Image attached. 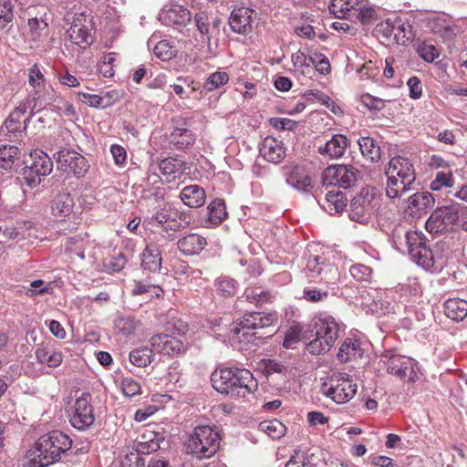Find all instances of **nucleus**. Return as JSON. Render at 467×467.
Segmentation results:
<instances>
[{"label":"nucleus","mask_w":467,"mask_h":467,"mask_svg":"<svg viewBox=\"0 0 467 467\" xmlns=\"http://www.w3.org/2000/svg\"><path fill=\"white\" fill-rule=\"evenodd\" d=\"M358 5L354 6L351 18L358 19L362 24H369L375 20L376 10L368 5L367 0H358Z\"/></svg>","instance_id":"48"},{"label":"nucleus","mask_w":467,"mask_h":467,"mask_svg":"<svg viewBox=\"0 0 467 467\" xmlns=\"http://www.w3.org/2000/svg\"><path fill=\"white\" fill-rule=\"evenodd\" d=\"M346 326L339 320H337L332 316H326L323 317V341L329 350L344 333Z\"/></svg>","instance_id":"25"},{"label":"nucleus","mask_w":467,"mask_h":467,"mask_svg":"<svg viewBox=\"0 0 467 467\" xmlns=\"http://www.w3.org/2000/svg\"><path fill=\"white\" fill-rule=\"evenodd\" d=\"M14 5L12 0H0V20L2 25L0 27L3 28L6 24L10 23L14 18Z\"/></svg>","instance_id":"60"},{"label":"nucleus","mask_w":467,"mask_h":467,"mask_svg":"<svg viewBox=\"0 0 467 467\" xmlns=\"http://www.w3.org/2000/svg\"><path fill=\"white\" fill-rule=\"evenodd\" d=\"M74 207V199L68 192H59L51 202L52 214L59 221L71 214Z\"/></svg>","instance_id":"30"},{"label":"nucleus","mask_w":467,"mask_h":467,"mask_svg":"<svg viewBox=\"0 0 467 467\" xmlns=\"http://www.w3.org/2000/svg\"><path fill=\"white\" fill-rule=\"evenodd\" d=\"M386 195L389 199H400L412 190L416 181L415 169L411 161L404 157L392 158L386 169Z\"/></svg>","instance_id":"3"},{"label":"nucleus","mask_w":467,"mask_h":467,"mask_svg":"<svg viewBox=\"0 0 467 467\" xmlns=\"http://www.w3.org/2000/svg\"><path fill=\"white\" fill-rule=\"evenodd\" d=\"M57 161L63 171L71 172L77 178L84 177L89 169L88 160L73 150L63 149L59 150Z\"/></svg>","instance_id":"16"},{"label":"nucleus","mask_w":467,"mask_h":467,"mask_svg":"<svg viewBox=\"0 0 467 467\" xmlns=\"http://www.w3.org/2000/svg\"><path fill=\"white\" fill-rule=\"evenodd\" d=\"M25 164L21 176L25 183L31 188L39 185L41 181L53 170L51 158L41 150L32 151Z\"/></svg>","instance_id":"7"},{"label":"nucleus","mask_w":467,"mask_h":467,"mask_svg":"<svg viewBox=\"0 0 467 467\" xmlns=\"http://www.w3.org/2000/svg\"><path fill=\"white\" fill-rule=\"evenodd\" d=\"M364 356V348L359 339L346 337L341 343L337 352V359L339 363L357 361Z\"/></svg>","instance_id":"19"},{"label":"nucleus","mask_w":467,"mask_h":467,"mask_svg":"<svg viewBox=\"0 0 467 467\" xmlns=\"http://www.w3.org/2000/svg\"><path fill=\"white\" fill-rule=\"evenodd\" d=\"M152 348H138L130 352L129 358L132 365L138 368H145L153 361Z\"/></svg>","instance_id":"46"},{"label":"nucleus","mask_w":467,"mask_h":467,"mask_svg":"<svg viewBox=\"0 0 467 467\" xmlns=\"http://www.w3.org/2000/svg\"><path fill=\"white\" fill-rule=\"evenodd\" d=\"M20 150L15 145H0V169L10 171L18 160Z\"/></svg>","instance_id":"45"},{"label":"nucleus","mask_w":467,"mask_h":467,"mask_svg":"<svg viewBox=\"0 0 467 467\" xmlns=\"http://www.w3.org/2000/svg\"><path fill=\"white\" fill-rule=\"evenodd\" d=\"M211 382L217 392L232 399L244 398L258 388L250 370L236 367L216 368L211 374Z\"/></svg>","instance_id":"1"},{"label":"nucleus","mask_w":467,"mask_h":467,"mask_svg":"<svg viewBox=\"0 0 467 467\" xmlns=\"http://www.w3.org/2000/svg\"><path fill=\"white\" fill-rule=\"evenodd\" d=\"M356 392L357 384L349 380L347 374H333L326 396L337 404H343L350 400Z\"/></svg>","instance_id":"14"},{"label":"nucleus","mask_w":467,"mask_h":467,"mask_svg":"<svg viewBox=\"0 0 467 467\" xmlns=\"http://www.w3.org/2000/svg\"><path fill=\"white\" fill-rule=\"evenodd\" d=\"M159 169L161 174L165 176H172L174 179L184 172L187 169V164L178 159L166 158L160 161Z\"/></svg>","instance_id":"43"},{"label":"nucleus","mask_w":467,"mask_h":467,"mask_svg":"<svg viewBox=\"0 0 467 467\" xmlns=\"http://www.w3.org/2000/svg\"><path fill=\"white\" fill-rule=\"evenodd\" d=\"M358 146L362 155L371 162H376L380 159V148L376 140L370 137H360Z\"/></svg>","instance_id":"44"},{"label":"nucleus","mask_w":467,"mask_h":467,"mask_svg":"<svg viewBox=\"0 0 467 467\" xmlns=\"http://www.w3.org/2000/svg\"><path fill=\"white\" fill-rule=\"evenodd\" d=\"M409 17H396L394 18V36L393 42L399 45H405L407 42L411 41L415 36V30L413 27L414 21Z\"/></svg>","instance_id":"27"},{"label":"nucleus","mask_w":467,"mask_h":467,"mask_svg":"<svg viewBox=\"0 0 467 467\" xmlns=\"http://www.w3.org/2000/svg\"><path fill=\"white\" fill-rule=\"evenodd\" d=\"M286 182L298 191L306 192L308 187H312L311 178L307 175H300L297 171L291 172L286 178Z\"/></svg>","instance_id":"54"},{"label":"nucleus","mask_w":467,"mask_h":467,"mask_svg":"<svg viewBox=\"0 0 467 467\" xmlns=\"http://www.w3.org/2000/svg\"><path fill=\"white\" fill-rule=\"evenodd\" d=\"M358 170L348 165H330L323 170V186L348 189L357 182Z\"/></svg>","instance_id":"13"},{"label":"nucleus","mask_w":467,"mask_h":467,"mask_svg":"<svg viewBox=\"0 0 467 467\" xmlns=\"http://www.w3.org/2000/svg\"><path fill=\"white\" fill-rule=\"evenodd\" d=\"M261 369L268 377L274 373L285 374L287 367L275 359H262L259 363Z\"/></svg>","instance_id":"56"},{"label":"nucleus","mask_w":467,"mask_h":467,"mask_svg":"<svg viewBox=\"0 0 467 467\" xmlns=\"http://www.w3.org/2000/svg\"><path fill=\"white\" fill-rule=\"evenodd\" d=\"M153 53L161 60L169 61L176 56V49L169 41L161 40L153 47Z\"/></svg>","instance_id":"53"},{"label":"nucleus","mask_w":467,"mask_h":467,"mask_svg":"<svg viewBox=\"0 0 467 467\" xmlns=\"http://www.w3.org/2000/svg\"><path fill=\"white\" fill-rule=\"evenodd\" d=\"M358 0H332L328 11L338 18H351L354 6L358 5Z\"/></svg>","instance_id":"42"},{"label":"nucleus","mask_w":467,"mask_h":467,"mask_svg":"<svg viewBox=\"0 0 467 467\" xmlns=\"http://www.w3.org/2000/svg\"><path fill=\"white\" fill-rule=\"evenodd\" d=\"M169 141L176 150H185L195 142V135L187 128H175L169 137Z\"/></svg>","instance_id":"36"},{"label":"nucleus","mask_w":467,"mask_h":467,"mask_svg":"<svg viewBox=\"0 0 467 467\" xmlns=\"http://www.w3.org/2000/svg\"><path fill=\"white\" fill-rule=\"evenodd\" d=\"M229 81V76L226 72L216 71L212 73L204 81L203 88L207 92L213 91L225 85Z\"/></svg>","instance_id":"51"},{"label":"nucleus","mask_w":467,"mask_h":467,"mask_svg":"<svg viewBox=\"0 0 467 467\" xmlns=\"http://www.w3.org/2000/svg\"><path fill=\"white\" fill-rule=\"evenodd\" d=\"M95 420L92 395L84 391L74 400L72 411L69 414V423L74 429L85 431L93 426Z\"/></svg>","instance_id":"9"},{"label":"nucleus","mask_w":467,"mask_h":467,"mask_svg":"<svg viewBox=\"0 0 467 467\" xmlns=\"http://www.w3.org/2000/svg\"><path fill=\"white\" fill-rule=\"evenodd\" d=\"M394 19L388 18L376 26V31L378 34L381 35L388 41H393L394 36Z\"/></svg>","instance_id":"63"},{"label":"nucleus","mask_w":467,"mask_h":467,"mask_svg":"<svg viewBox=\"0 0 467 467\" xmlns=\"http://www.w3.org/2000/svg\"><path fill=\"white\" fill-rule=\"evenodd\" d=\"M444 314L454 321L463 320L467 317V301L453 297L447 299L443 304Z\"/></svg>","instance_id":"35"},{"label":"nucleus","mask_w":467,"mask_h":467,"mask_svg":"<svg viewBox=\"0 0 467 467\" xmlns=\"http://www.w3.org/2000/svg\"><path fill=\"white\" fill-rule=\"evenodd\" d=\"M376 210V189L367 186L351 200L348 215L351 221L365 224L369 222Z\"/></svg>","instance_id":"8"},{"label":"nucleus","mask_w":467,"mask_h":467,"mask_svg":"<svg viewBox=\"0 0 467 467\" xmlns=\"http://www.w3.org/2000/svg\"><path fill=\"white\" fill-rule=\"evenodd\" d=\"M192 16L191 12L180 5H171L165 6L159 14V20L167 26H173L179 31L182 29L192 21Z\"/></svg>","instance_id":"17"},{"label":"nucleus","mask_w":467,"mask_h":467,"mask_svg":"<svg viewBox=\"0 0 467 467\" xmlns=\"http://www.w3.org/2000/svg\"><path fill=\"white\" fill-rule=\"evenodd\" d=\"M36 357L40 364L47 365L49 368H57L63 361L61 351L49 347H38L36 350Z\"/></svg>","instance_id":"38"},{"label":"nucleus","mask_w":467,"mask_h":467,"mask_svg":"<svg viewBox=\"0 0 467 467\" xmlns=\"http://www.w3.org/2000/svg\"><path fill=\"white\" fill-rule=\"evenodd\" d=\"M162 437L156 432H150L149 435L143 434L140 441H138L133 446V451L138 452L141 457H147L156 452L160 448V442Z\"/></svg>","instance_id":"32"},{"label":"nucleus","mask_w":467,"mask_h":467,"mask_svg":"<svg viewBox=\"0 0 467 467\" xmlns=\"http://www.w3.org/2000/svg\"><path fill=\"white\" fill-rule=\"evenodd\" d=\"M320 323H321V317H318V316H316L310 322V329H314L313 337H315V338L308 339L309 342L306 345V350L310 354H313V355L321 354V341H320L321 327H319Z\"/></svg>","instance_id":"49"},{"label":"nucleus","mask_w":467,"mask_h":467,"mask_svg":"<svg viewBox=\"0 0 467 467\" xmlns=\"http://www.w3.org/2000/svg\"><path fill=\"white\" fill-rule=\"evenodd\" d=\"M435 204V199L430 192H417L408 198V209L413 216L427 213Z\"/></svg>","instance_id":"22"},{"label":"nucleus","mask_w":467,"mask_h":467,"mask_svg":"<svg viewBox=\"0 0 467 467\" xmlns=\"http://www.w3.org/2000/svg\"><path fill=\"white\" fill-rule=\"evenodd\" d=\"M67 34L73 44L83 48L93 43L92 36L88 27L85 25H82L79 19L74 22V24L67 29Z\"/></svg>","instance_id":"34"},{"label":"nucleus","mask_w":467,"mask_h":467,"mask_svg":"<svg viewBox=\"0 0 467 467\" xmlns=\"http://www.w3.org/2000/svg\"><path fill=\"white\" fill-rule=\"evenodd\" d=\"M140 266L150 273H160L162 264L161 246L154 243H149L140 254Z\"/></svg>","instance_id":"20"},{"label":"nucleus","mask_w":467,"mask_h":467,"mask_svg":"<svg viewBox=\"0 0 467 467\" xmlns=\"http://www.w3.org/2000/svg\"><path fill=\"white\" fill-rule=\"evenodd\" d=\"M192 19H193L201 41L210 44L212 37L219 32L222 19L208 9L198 10Z\"/></svg>","instance_id":"15"},{"label":"nucleus","mask_w":467,"mask_h":467,"mask_svg":"<svg viewBox=\"0 0 467 467\" xmlns=\"http://www.w3.org/2000/svg\"><path fill=\"white\" fill-rule=\"evenodd\" d=\"M147 458L133 451L127 453L121 461L120 467H146Z\"/></svg>","instance_id":"61"},{"label":"nucleus","mask_w":467,"mask_h":467,"mask_svg":"<svg viewBox=\"0 0 467 467\" xmlns=\"http://www.w3.org/2000/svg\"><path fill=\"white\" fill-rule=\"evenodd\" d=\"M116 327L121 334L128 337L134 333L137 322L132 317H122L116 322Z\"/></svg>","instance_id":"59"},{"label":"nucleus","mask_w":467,"mask_h":467,"mask_svg":"<svg viewBox=\"0 0 467 467\" xmlns=\"http://www.w3.org/2000/svg\"><path fill=\"white\" fill-rule=\"evenodd\" d=\"M72 439L56 430L42 435L35 443L28 467H46L61 460L72 447Z\"/></svg>","instance_id":"2"},{"label":"nucleus","mask_w":467,"mask_h":467,"mask_svg":"<svg viewBox=\"0 0 467 467\" xmlns=\"http://www.w3.org/2000/svg\"><path fill=\"white\" fill-rule=\"evenodd\" d=\"M253 9L240 7L234 9L229 17L231 29L237 34L247 35L252 31Z\"/></svg>","instance_id":"21"},{"label":"nucleus","mask_w":467,"mask_h":467,"mask_svg":"<svg viewBox=\"0 0 467 467\" xmlns=\"http://www.w3.org/2000/svg\"><path fill=\"white\" fill-rule=\"evenodd\" d=\"M244 296L247 302L261 306L273 300L274 295L267 290H261L259 287L246 289Z\"/></svg>","instance_id":"50"},{"label":"nucleus","mask_w":467,"mask_h":467,"mask_svg":"<svg viewBox=\"0 0 467 467\" xmlns=\"http://www.w3.org/2000/svg\"><path fill=\"white\" fill-rule=\"evenodd\" d=\"M206 244V239L198 234H189L177 242L178 249L185 255L199 254Z\"/></svg>","instance_id":"29"},{"label":"nucleus","mask_w":467,"mask_h":467,"mask_svg":"<svg viewBox=\"0 0 467 467\" xmlns=\"http://www.w3.org/2000/svg\"><path fill=\"white\" fill-rule=\"evenodd\" d=\"M258 427L273 440L280 439L286 431L285 424L276 419L264 420Z\"/></svg>","instance_id":"47"},{"label":"nucleus","mask_w":467,"mask_h":467,"mask_svg":"<svg viewBox=\"0 0 467 467\" xmlns=\"http://www.w3.org/2000/svg\"><path fill=\"white\" fill-rule=\"evenodd\" d=\"M462 205L458 202L435 209L426 222L430 233L447 232L460 222Z\"/></svg>","instance_id":"10"},{"label":"nucleus","mask_w":467,"mask_h":467,"mask_svg":"<svg viewBox=\"0 0 467 467\" xmlns=\"http://www.w3.org/2000/svg\"><path fill=\"white\" fill-rule=\"evenodd\" d=\"M277 319L276 312H247L237 320L233 331L237 335L239 340L257 346L268 337L261 334L258 330L273 326Z\"/></svg>","instance_id":"4"},{"label":"nucleus","mask_w":467,"mask_h":467,"mask_svg":"<svg viewBox=\"0 0 467 467\" xmlns=\"http://www.w3.org/2000/svg\"><path fill=\"white\" fill-rule=\"evenodd\" d=\"M26 13L29 16L27 26L29 27L31 36L34 40H36L48 27L47 12L45 8H42L41 11L37 12H36V8H32L28 9Z\"/></svg>","instance_id":"28"},{"label":"nucleus","mask_w":467,"mask_h":467,"mask_svg":"<svg viewBox=\"0 0 467 467\" xmlns=\"http://www.w3.org/2000/svg\"><path fill=\"white\" fill-rule=\"evenodd\" d=\"M131 294L133 296L146 295L149 299H153L160 297L163 294V289L148 278L142 281H134Z\"/></svg>","instance_id":"39"},{"label":"nucleus","mask_w":467,"mask_h":467,"mask_svg":"<svg viewBox=\"0 0 467 467\" xmlns=\"http://www.w3.org/2000/svg\"><path fill=\"white\" fill-rule=\"evenodd\" d=\"M182 215L171 203L165 202L151 216L144 218L143 225L147 228L161 227L166 233L169 231L176 232L183 227L180 222Z\"/></svg>","instance_id":"12"},{"label":"nucleus","mask_w":467,"mask_h":467,"mask_svg":"<svg viewBox=\"0 0 467 467\" xmlns=\"http://www.w3.org/2000/svg\"><path fill=\"white\" fill-rule=\"evenodd\" d=\"M349 273L351 276L357 281H368L372 273L370 267L358 264L350 267Z\"/></svg>","instance_id":"64"},{"label":"nucleus","mask_w":467,"mask_h":467,"mask_svg":"<svg viewBox=\"0 0 467 467\" xmlns=\"http://www.w3.org/2000/svg\"><path fill=\"white\" fill-rule=\"evenodd\" d=\"M182 202L191 208H199L205 202L206 194L203 188L197 184L185 186L180 192Z\"/></svg>","instance_id":"31"},{"label":"nucleus","mask_w":467,"mask_h":467,"mask_svg":"<svg viewBox=\"0 0 467 467\" xmlns=\"http://www.w3.org/2000/svg\"><path fill=\"white\" fill-rule=\"evenodd\" d=\"M122 392L127 397H134L140 393V384L138 380L126 377L121 380Z\"/></svg>","instance_id":"62"},{"label":"nucleus","mask_w":467,"mask_h":467,"mask_svg":"<svg viewBox=\"0 0 467 467\" xmlns=\"http://www.w3.org/2000/svg\"><path fill=\"white\" fill-rule=\"evenodd\" d=\"M454 179L451 171H438L435 178L431 182V190L438 192L443 188H451L453 186Z\"/></svg>","instance_id":"52"},{"label":"nucleus","mask_w":467,"mask_h":467,"mask_svg":"<svg viewBox=\"0 0 467 467\" xmlns=\"http://www.w3.org/2000/svg\"><path fill=\"white\" fill-rule=\"evenodd\" d=\"M220 440L219 432L214 428L197 426L185 441L187 453L200 460L209 459L218 451Z\"/></svg>","instance_id":"5"},{"label":"nucleus","mask_w":467,"mask_h":467,"mask_svg":"<svg viewBox=\"0 0 467 467\" xmlns=\"http://www.w3.org/2000/svg\"><path fill=\"white\" fill-rule=\"evenodd\" d=\"M317 464L316 452L312 449L295 450L285 467H315Z\"/></svg>","instance_id":"37"},{"label":"nucleus","mask_w":467,"mask_h":467,"mask_svg":"<svg viewBox=\"0 0 467 467\" xmlns=\"http://www.w3.org/2000/svg\"><path fill=\"white\" fill-rule=\"evenodd\" d=\"M408 252L412 260L426 270L434 268L435 260L431 248L426 244V237L422 233L410 231L406 234Z\"/></svg>","instance_id":"11"},{"label":"nucleus","mask_w":467,"mask_h":467,"mask_svg":"<svg viewBox=\"0 0 467 467\" xmlns=\"http://www.w3.org/2000/svg\"><path fill=\"white\" fill-rule=\"evenodd\" d=\"M213 285L216 295L223 298L234 297L238 290V282L226 275L216 278Z\"/></svg>","instance_id":"40"},{"label":"nucleus","mask_w":467,"mask_h":467,"mask_svg":"<svg viewBox=\"0 0 467 467\" xmlns=\"http://www.w3.org/2000/svg\"><path fill=\"white\" fill-rule=\"evenodd\" d=\"M380 361L388 374L403 382L415 383L420 378V367L418 361L410 357L386 350L381 354Z\"/></svg>","instance_id":"6"},{"label":"nucleus","mask_w":467,"mask_h":467,"mask_svg":"<svg viewBox=\"0 0 467 467\" xmlns=\"http://www.w3.org/2000/svg\"><path fill=\"white\" fill-rule=\"evenodd\" d=\"M417 51L420 57L426 62H432L440 56V50L438 47L427 41L421 42L418 46Z\"/></svg>","instance_id":"57"},{"label":"nucleus","mask_w":467,"mask_h":467,"mask_svg":"<svg viewBox=\"0 0 467 467\" xmlns=\"http://www.w3.org/2000/svg\"><path fill=\"white\" fill-rule=\"evenodd\" d=\"M150 343L154 350L168 356L178 355L184 349L182 340L175 336V332L173 335L165 333L154 335L150 337Z\"/></svg>","instance_id":"18"},{"label":"nucleus","mask_w":467,"mask_h":467,"mask_svg":"<svg viewBox=\"0 0 467 467\" xmlns=\"http://www.w3.org/2000/svg\"><path fill=\"white\" fill-rule=\"evenodd\" d=\"M227 217L226 205L223 200L215 199L207 207L206 221L217 225Z\"/></svg>","instance_id":"41"},{"label":"nucleus","mask_w":467,"mask_h":467,"mask_svg":"<svg viewBox=\"0 0 467 467\" xmlns=\"http://www.w3.org/2000/svg\"><path fill=\"white\" fill-rule=\"evenodd\" d=\"M379 294L377 289L372 287L361 289L359 291L361 304L370 307L372 311L377 310V305L380 300Z\"/></svg>","instance_id":"55"},{"label":"nucleus","mask_w":467,"mask_h":467,"mask_svg":"<svg viewBox=\"0 0 467 467\" xmlns=\"http://www.w3.org/2000/svg\"><path fill=\"white\" fill-rule=\"evenodd\" d=\"M314 329H310V324L304 329V326L293 321L285 334L283 347L287 349H294L301 339L308 340L313 337Z\"/></svg>","instance_id":"23"},{"label":"nucleus","mask_w":467,"mask_h":467,"mask_svg":"<svg viewBox=\"0 0 467 467\" xmlns=\"http://www.w3.org/2000/svg\"><path fill=\"white\" fill-rule=\"evenodd\" d=\"M326 205L323 210L330 215L340 214L348 205V197L339 188L333 187L325 194Z\"/></svg>","instance_id":"26"},{"label":"nucleus","mask_w":467,"mask_h":467,"mask_svg":"<svg viewBox=\"0 0 467 467\" xmlns=\"http://www.w3.org/2000/svg\"><path fill=\"white\" fill-rule=\"evenodd\" d=\"M259 150L265 160L273 163H279L285 156L283 142L271 136L265 138Z\"/></svg>","instance_id":"24"},{"label":"nucleus","mask_w":467,"mask_h":467,"mask_svg":"<svg viewBox=\"0 0 467 467\" xmlns=\"http://www.w3.org/2000/svg\"><path fill=\"white\" fill-rule=\"evenodd\" d=\"M319 256L311 255L306 262L305 267L306 277L309 280V283L313 282L316 276L321 275V267L319 266Z\"/></svg>","instance_id":"58"},{"label":"nucleus","mask_w":467,"mask_h":467,"mask_svg":"<svg viewBox=\"0 0 467 467\" xmlns=\"http://www.w3.org/2000/svg\"><path fill=\"white\" fill-rule=\"evenodd\" d=\"M348 144V140L345 135L333 134L323 147V155L326 154L331 159H338L344 155Z\"/></svg>","instance_id":"33"}]
</instances>
